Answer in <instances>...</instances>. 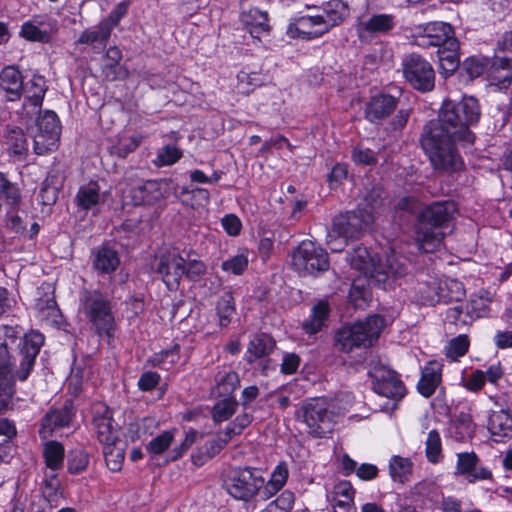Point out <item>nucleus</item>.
Here are the masks:
<instances>
[{"label":"nucleus","mask_w":512,"mask_h":512,"mask_svg":"<svg viewBox=\"0 0 512 512\" xmlns=\"http://www.w3.org/2000/svg\"><path fill=\"white\" fill-rule=\"evenodd\" d=\"M93 254V267L100 273L109 274L114 272L120 264L117 251L108 247L101 246L95 248Z\"/></svg>","instance_id":"nucleus-33"},{"label":"nucleus","mask_w":512,"mask_h":512,"mask_svg":"<svg viewBox=\"0 0 512 512\" xmlns=\"http://www.w3.org/2000/svg\"><path fill=\"white\" fill-rule=\"evenodd\" d=\"M20 35L29 41L41 43H49L51 41V37L47 34V31L38 29L34 24L28 21L22 24Z\"/></svg>","instance_id":"nucleus-59"},{"label":"nucleus","mask_w":512,"mask_h":512,"mask_svg":"<svg viewBox=\"0 0 512 512\" xmlns=\"http://www.w3.org/2000/svg\"><path fill=\"white\" fill-rule=\"evenodd\" d=\"M393 112H396V114L389 120L386 130L388 132L401 131L411 116V109L408 107L399 108V98L380 93L371 97L365 107L366 119L375 124L381 123Z\"/></svg>","instance_id":"nucleus-8"},{"label":"nucleus","mask_w":512,"mask_h":512,"mask_svg":"<svg viewBox=\"0 0 512 512\" xmlns=\"http://www.w3.org/2000/svg\"><path fill=\"white\" fill-rule=\"evenodd\" d=\"M222 449L223 448L220 445L218 439L213 438L208 440L199 448L197 454L192 456L193 462L196 465H202L208 459H211L217 455Z\"/></svg>","instance_id":"nucleus-54"},{"label":"nucleus","mask_w":512,"mask_h":512,"mask_svg":"<svg viewBox=\"0 0 512 512\" xmlns=\"http://www.w3.org/2000/svg\"><path fill=\"white\" fill-rule=\"evenodd\" d=\"M110 36L109 29L99 22L97 26L82 31L77 43L89 45L94 51L100 52L105 49Z\"/></svg>","instance_id":"nucleus-35"},{"label":"nucleus","mask_w":512,"mask_h":512,"mask_svg":"<svg viewBox=\"0 0 512 512\" xmlns=\"http://www.w3.org/2000/svg\"><path fill=\"white\" fill-rule=\"evenodd\" d=\"M75 416V408L72 400H66L61 408L48 411L42 419L39 434L42 438H48L60 428L70 426Z\"/></svg>","instance_id":"nucleus-20"},{"label":"nucleus","mask_w":512,"mask_h":512,"mask_svg":"<svg viewBox=\"0 0 512 512\" xmlns=\"http://www.w3.org/2000/svg\"><path fill=\"white\" fill-rule=\"evenodd\" d=\"M487 429L496 442L512 437V414L506 410L491 411L488 416Z\"/></svg>","instance_id":"nucleus-28"},{"label":"nucleus","mask_w":512,"mask_h":512,"mask_svg":"<svg viewBox=\"0 0 512 512\" xmlns=\"http://www.w3.org/2000/svg\"><path fill=\"white\" fill-rule=\"evenodd\" d=\"M263 484L262 471L251 467L234 469L225 480V488L228 494L242 501L252 499Z\"/></svg>","instance_id":"nucleus-10"},{"label":"nucleus","mask_w":512,"mask_h":512,"mask_svg":"<svg viewBox=\"0 0 512 512\" xmlns=\"http://www.w3.org/2000/svg\"><path fill=\"white\" fill-rule=\"evenodd\" d=\"M288 478V468L284 462L279 463L273 470L267 483L264 482L262 488L257 492L263 500H268L279 492L286 484Z\"/></svg>","instance_id":"nucleus-34"},{"label":"nucleus","mask_w":512,"mask_h":512,"mask_svg":"<svg viewBox=\"0 0 512 512\" xmlns=\"http://www.w3.org/2000/svg\"><path fill=\"white\" fill-rule=\"evenodd\" d=\"M439 295L442 303L460 302L465 297V289L460 281L446 279L444 282L440 281Z\"/></svg>","instance_id":"nucleus-40"},{"label":"nucleus","mask_w":512,"mask_h":512,"mask_svg":"<svg viewBox=\"0 0 512 512\" xmlns=\"http://www.w3.org/2000/svg\"><path fill=\"white\" fill-rule=\"evenodd\" d=\"M248 267V258L244 254H238L221 263V269L234 275H241Z\"/></svg>","instance_id":"nucleus-60"},{"label":"nucleus","mask_w":512,"mask_h":512,"mask_svg":"<svg viewBox=\"0 0 512 512\" xmlns=\"http://www.w3.org/2000/svg\"><path fill=\"white\" fill-rule=\"evenodd\" d=\"M479 462L480 459L474 452L458 453L456 473L465 476L470 483L490 479L491 471L486 467H480Z\"/></svg>","instance_id":"nucleus-23"},{"label":"nucleus","mask_w":512,"mask_h":512,"mask_svg":"<svg viewBox=\"0 0 512 512\" xmlns=\"http://www.w3.org/2000/svg\"><path fill=\"white\" fill-rule=\"evenodd\" d=\"M293 503L294 494L291 491L286 490L259 512H289Z\"/></svg>","instance_id":"nucleus-55"},{"label":"nucleus","mask_w":512,"mask_h":512,"mask_svg":"<svg viewBox=\"0 0 512 512\" xmlns=\"http://www.w3.org/2000/svg\"><path fill=\"white\" fill-rule=\"evenodd\" d=\"M330 315V305L327 300H319L311 308V314L308 319L302 323V329L305 333L313 335L318 333L326 325Z\"/></svg>","instance_id":"nucleus-30"},{"label":"nucleus","mask_w":512,"mask_h":512,"mask_svg":"<svg viewBox=\"0 0 512 512\" xmlns=\"http://www.w3.org/2000/svg\"><path fill=\"white\" fill-rule=\"evenodd\" d=\"M128 4L121 2L110 12L109 16L101 21V24L106 26L110 32L119 24L120 20L127 14Z\"/></svg>","instance_id":"nucleus-62"},{"label":"nucleus","mask_w":512,"mask_h":512,"mask_svg":"<svg viewBox=\"0 0 512 512\" xmlns=\"http://www.w3.org/2000/svg\"><path fill=\"white\" fill-rule=\"evenodd\" d=\"M372 379V388L380 396L400 401L406 394V388L398 373L388 366L372 363L368 372Z\"/></svg>","instance_id":"nucleus-13"},{"label":"nucleus","mask_w":512,"mask_h":512,"mask_svg":"<svg viewBox=\"0 0 512 512\" xmlns=\"http://www.w3.org/2000/svg\"><path fill=\"white\" fill-rule=\"evenodd\" d=\"M451 434L457 441H465L471 438L475 433V425L472 416L461 411L451 420Z\"/></svg>","instance_id":"nucleus-38"},{"label":"nucleus","mask_w":512,"mask_h":512,"mask_svg":"<svg viewBox=\"0 0 512 512\" xmlns=\"http://www.w3.org/2000/svg\"><path fill=\"white\" fill-rule=\"evenodd\" d=\"M494 79L505 85L512 80V31H506L497 43L491 64Z\"/></svg>","instance_id":"nucleus-18"},{"label":"nucleus","mask_w":512,"mask_h":512,"mask_svg":"<svg viewBox=\"0 0 512 512\" xmlns=\"http://www.w3.org/2000/svg\"><path fill=\"white\" fill-rule=\"evenodd\" d=\"M292 266L300 273L317 275L329 268L328 253L315 242L304 240L293 251Z\"/></svg>","instance_id":"nucleus-11"},{"label":"nucleus","mask_w":512,"mask_h":512,"mask_svg":"<svg viewBox=\"0 0 512 512\" xmlns=\"http://www.w3.org/2000/svg\"><path fill=\"white\" fill-rule=\"evenodd\" d=\"M293 503L294 494L291 491L286 490L259 512H289Z\"/></svg>","instance_id":"nucleus-57"},{"label":"nucleus","mask_w":512,"mask_h":512,"mask_svg":"<svg viewBox=\"0 0 512 512\" xmlns=\"http://www.w3.org/2000/svg\"><path fill=\"white\" fill-rule=\"evenodd\" d=\"M92 423L101 444L107 445L119 440L118 424L114 421L112 412L107 406L95 407Z\"/></svg>","instance_id":"nucleus-21"},{"label":"nucleus","mask_w":512,"mask_h":512,"mask_svg":"<svg viewBox=\"0 0 512 512\" xmlns=\"http://www.w3.org/2000/svg\"><path fill=\"white\" fill-rule=\"evenodd\" d=\"M0 199H4L12 207H17L21 201L17 184L9 181L2 172H0Z\"/></svg>","instance_id":"nucleus-47"},{"label":"nucleus","mask_w":512,"mask_h":512,"mask_svg":"<svg viewBox=\"0 0 512 512\" xmlns=\"http://www.w3.org/2000/svg\"><path fill=\"white\" fill-rule=\"evenodd\" d=\"M442 369L443 364L436 360L429 361L422 369L417 389L425 398L431 397L441 383Z\"/></svg>","instance_id":"nucleus-27"},{"label":"nucleus","mask_w":512,"mask_h":512,"mask_svg":"<svg viewBox=\"0 0 512 512\" xmlns=\"http://www.w3.org/2000/svg\"><path fill=\"white\" fill-rule=\"evenodd\" d=\"M57 195L58 189L51 185L49 178H46L40 188L39 202L44 206H51L56 202Z\"/></svg>","instance_id":"nucleus-63"},{"label":"nucleus","mask_w":512,"mask_h":512,"mask_svg":"<svg viewBox=\"0 0 512 512\" xmlns=\"http://www.w3.org/2000/svg\"><path fill=\"white\" fill-rule=\"evenodd\" d=\"M24 79L15 66H5L0 71V90L7 101L15 102L23 96Z\"/></svg>","instance_id":"nucleus-25"},{"label":"nucleus","mask_w":512,"mask_h":512,"mask_svg":"<svg viewBox=\"0 0 512 512\" xmlns=\"http://www.w3.org/2000/svg\"><path fill=\"white\" fill-rule=\"evenodd\" d=\"M475 304L476 301H472L471 304H466L465 310L463 305H456L449 308L446 312V320L456 326L467 325L474 318L482 316L480 311H475Z\"/></svg>","instance_id":"nucleus-39"},{"label":"nucleus","mask_w":512,"mask_h":512,"mask_svg":"<svg viewBox=\"0 0 512 512\" xmlns=\"http://www.w3.org/2000/svg\"><path fill=\"white\" fill-rule=\"evenodd\" d=\"M42 457L46 468H48L52 474H55V472L62 469L64 465V446L62 443L55 440L47 441L43 445Z\"/></svg>","instance_id":"nucleus-36"},{"label":"nucleus","mask_w":512,"mask_h":512,"mask_svg":"<svg viewBox=\"0 0 512 512\" xmlns=\"http://www.w3.org/2000/svg\"><path fill=\"white\" fill-rule=\"evenodd\" d=\"M356 34L361 43H371L379 35H387L396 27V16L389 13H372L358 20Z\"/></svg>","instance_id":"nucleus-16"},{"label":"nucleus","mask_w":512,"mask_h":512,"mask_svg":"<svg viewBox=\"0 0 512 512\" xmlns=\"http://www.w3.org/2000/svg\"><path fill=\"white\" fill-rule=\"evenodd\" d=\"M4 147L13 161H24L29 151L28 140L24 131L19 127H9L4 136Z\"/></svg>","instance_id":"nucleus-26"},{"label":"nucleus","mask_w":512,"mask_h":512,"mask_svg":"<svg viewBox=\"0 0 512 512\" xmlns=\"http://www.w3.org/2000/svg\"><path fill=\"white\" fill-rule=\"evenodd\" d=\"M440 281L432 278L430 281L419 284L417 289V301L423 305H435L440 303Z\"/></svg>","instance_id":"nucleus-43"},{"label":"nucleus","mask_w":512,"mask_h":512,"mask_svg":"<svg viewBox=\"0 0 512 512\" xmlns=\"http://www.w3.org/2000/svg\"><path fill=\"white\" fill-rule=\"evenodd\" d=\"M114 303L108 294L99 290H85L80 297V311L97 335L112 340L116 331Z\"/></svg>","instance_id":"nucleus-6"},{"label":"nucleus","mask_w":512,"mask_h":512,"mask_svg":"<svg viewBox=\"0 0 512 512\" xmlns=\"http://www.w3.org/2000/svg\"><path fill=\"white\" fill-rule=\"evenodd\" d=\"M384 326L385 319L377 314L343 326L336 334V346L346 353L354 348L370 347L379 338Z\"/></svg>","instance_id":"nucleus-7"},{"label":"nucleus","mask_w":512,"mask_h":512,"mask_svg":"<svg viewBox=\"0 0 512 512\" xmlns=\"http://www.w3.org/2000/svg\"><path fill=\"white\" fill-rule=\"evenodd\" d=\"M275 348V340L268 334L255 335L249 342L246 351V360L252 364L257 360L264 359L262 373L266 374L269 369L270 360L267 357Z\"/></svg>","instance_id":"nucleus-24"},{"label":"nucleus","mask_w":512,"mask_h":512,"mask_svg":"<svg viewBox=\"0 0 512 512\" xmlns=\"http://www.w3.org/2000/svg\"><path fill=\"white\" fill-rule=\"evenodd\" d=\"M480 115L477 99L465 96L459 101L445 100L438 117L423 126L420 145L435 170L455 173L463 169L457 144L474 142L470 127L478 123Z\"/></svg>","instance_id":"nucleus-1"},{"label":"nucleus","mask_w":512,"mask_h":512,"mask_svg":"<svg viewBox=\"0 0 512 512\" xmlns=\"http://www.w3.org/2000/svg\"><path fill=\"white\" fill-rule=\"evenodd\" d=\"M240 21L253 38L259 39L262 33L268 32L270 29L267 12L258 8L243 11L240 15Z\"/></svg>","instance_id":"nucleus-29"},{"label":"nucleus","mask_w":512,"mask_h":512,"mask_svg":"<svg viewBox=\"0 0 512 512\" xmlns=\"http://www.w3.org/2000/svg\"><path fill=\"white\" fill-rule=\"evenodd\" d=\"M44 343V336L32 331L19 343V369L14 372V363L6 345H0V413L12 405L15 394V378L25 381L32 371L37 355Z\"/></svg>","instance_id":"nucleus-2"},{"label":"nucleus","mask_w":512,"mask_h":512,"mask_svg":"<svg viewBox=\"0 0 512 512\" xmlns=\"http://www.w3.org/2000/svg\"><path fill=\"white\" fill-rule=\"evenodd\" d=\"M349 261L353 268L369 276L371 281L378 285L390 284L391 279L402 277L406 274V267L394 252L387 255L384 260H375L366 247H356L349 253Z\"/></svg>","instance_id":"nucleus-4"},{"label":"nucleus","mask_w":512,"mask_h":512,"mask_svg":"<svg viewBox=\"0 0 512 512\" xmlns=\"http://www.w3.org/2000/svg\"><path fill=\"white\" fill-rule=\"evenodd\" d=\"M214 392L220 397L230 396L239 386L238 374L230 368H223L215 375Z\"/></svg>","instance_id":"nucleus-37"},{"label":"nucleus","mask_w":512,"mask_h":512,"mask_svg":"<svg viewBox=\"0 0 512 512\" xmlns=\"http://www.w3.org/2000/svg\"><path fill=\"white\" fill-rule=\"evenodd\" d=\"M459 42L457 39H451L446 45L437 49V57L441 73L447 75L453 74L459 67Z\"/></svg>","instance_id":"nucleus-31"},{"label":"nucleus","mask_w":512,"mask_h":512,"mask_svg":"<svg viewBox=\"0 0 512 512\" xmlns=\"http://www.w3.org/2000/svg\"><path fill=\"white\" fill-rule=\"evenodd\" d=\"M425 445V452L428 461L433 464L439 463L443 458V455L441 438L436 430H431L428 433Z\"/></svg>","instance_id":"nucleus-50"},{"label":"nucleus","mask_w":512,"mask_h":512,"mask_svg":"<svg viewBox=\"0 0 512 512\" xmlns=\"http://www.w3.org/2000/svg\"><path fill=\"white\" fill-rule=\"evenodd\" d=\"M293 503L294 494L291 491L286 490L259 512H289Z\"/></svg>","instance_id":"nucleus-56"},{"label":"nucleus","mask_w":512,"mask_h":512,"mask_svg":"<svg viewBox=\"0 0 512 512\" xmlns=\"http://www.w3.org/2000/svg\"><path fill=\"white\" fill-rule=\"evenodd\" d=\"M297 417L303 420L310 434L322 438L333 430L338 415L330 409L326 399L313 398L303 403Z\"/></svg>","instance_id":"nucleus-9"},{"label":"nucleus","mask_w":512,"mask_h":512,"mask_svg":"<svg viewBox=\"0 0 512 512\" xmlns=\"http://www.w3.org/2000/svg\"><path fill=\"white\" fill-rule=\"evenodd\" d=\"M403 75L416 90L428 92L434 88L435 72L432 65L421 55L412 53L402 61Z\"/></svg>","instance_id":"nucleus-14"},{"label":"nucleus","mask_w":512,"mask_h":512,"mask_svg":"<svg viewBox=\"0 0 512 512\" xmlns=\"http://www.w3.org/2000/svg\"><path fill=\"white\" fill-rule=\"evenodd\" d=\"M156 272L170 291L177 290L185 273V259L176 252H166L159 256Z\"/></svg>","instance_id":"nucleus-19"},{"label":"nucleus","mask_w":512,"mask_h":512,"mask_svg":"<svg viewBox=\"0 0 512 512\" xmlns=\"http://www.w3.org/2000/svg\"><path fill=\"white\" fill-rule=\"evenodd\" d=\"M237 402L230 396L223 397L213 407V420L215 422H223L234 414Z\"/></svg>","instance_id":"nucleus-52"},{"label":"nucleus","mask_w":512,"mask_h":512,"mask_svg":"<svg viewBox=\"0 0 512 512\" xmlns=\"http://www.w3.org/2000/svg\"><path fill=\"white\" fill-rule=\"evenodd\" d=\"M322 9L323 14L299 17L294 25L289 26V31L295 30L299 37L310 40L324 35L350 14L348 4L342 0H330L323 4Z\"/></svg>","instance_id":"nucleus-5"},{"label":"nucleus","mask_w":512,"mask_h":512,"mask_svg":"<svg viewBox=\"0 0 512 512\" xmlns=\"http://www.w3.org/2000/svg\"><path fill=\"white\" fill-rule=\"evenodd\" d=\"M89 464V455L83 449L69 451L67 458V470L70 474H79L86 470Z\"/></svg>","instance_id":"nucleus-49"},{"label":"nucleus","mask_w":512,"mask_h":512,"mask_svg":"<svg viewBox=\"0 0 512 512\" xmlns=\"http://www.w3.org/2000/svg\"><path fill=\"white\" fill-rule=\"evenodd\" d=\"M99 186L95 182H90L79 188L76 195V202L79 208L89 210L99 203Z\"/></svg>","instance_id":"nucleus-42"},{"label":"nucleus","mask_w":512,"mask_h":512,"mask_svg":"<svg viewBox=\"0 0 512 512\" xmlns=\"http://www.w3.org/2000/svg\"><path fill=\"white\" fill-rule=\"evenodd\" d=\"M470 342L466 335H459L449 341L446 346V356L452 361L463 357L469 348Z\"/></svg>","instance_id":"nucleus-51"},{"label":"nucleus","mask_w":512,"mask_h":512,"mask_svg":"<svg viewBox=\"0 0 512 512\" xmlns=\"http://www.w3.org/2000/svg\"><path fill=\"white\" fill-rule=\"evenodd\" d=\"M182 156V152L172 145H166L158 150L154 163L157 166H168L176 163Z\"/></svg>","instance_id":"nucleus-58"},{"label":"nucleus","mask_w":512,"mask_h":512,"mask_svg":"<svg viewBox=\"0 0 512 512\" xmlns=\"http://www.w3.org/2000/svg\"><path fill=\"white\" fill-rule=\"evenodd\" d=\"M61 135V125L57 114L45 110L36 121V131L32 134L33 150L37 155H45L55 150Z\"/></svg>","instance_id":"nucleus-12"},{"label":"nucleus","mask_w":512,"mask_h":512,"mask_svg":"<svg viewBox=\"0 0 512 512\" xmlns=\"http://www.w3.org/2000/svg\"><path fill=\"white\" fill-rule=\"evenodd\" d=\"M103 454L109 470L113 472L121 470L125 458V447L119 440L114 443L103 445Z\"/></svg>","instance_id":"nucleus-41"},{"label":"nucleus","mask_w":512,"mask_h":512,"mask_svg":"<svg viewBox=\"0 0 512 512\" xmlns=\"http://www.w3.org/2000/svg\"><path fill=\"white\" fill-rule=\"evenodd\" d=\"M174 440V434L171 431H164L157 437L153 438L146 446V450L153 456L163 454Z\"/></svg>","instance_id":"nucleus-53"},{"label":"nucleus","mask_w":512,"mask_h":512,"mask_svg":"<svg viewBox=\"0 0 512 512\" xmlns=\"http://www.w3.org/2000/svg\"><path fill=\"white\" fill-rule=\"evenodd\" d=\"M217 315L219 317V325L226 327L231 322V319L235 313V302L230 292L224 293L216 305Z\"/></svg>","instance_id":"nucleus-46"},{"label":"nucleus","mask_w":512,"mask_h":512,"mask_svg":"<svg viewBox=\"0 0 512 512\" xmlns=\"http://www.w3.org/2000/svg\"><path fill=\"white\" fill-rule=\"evenodd\" d=\"M42 496L50 509L59 505L62 493L60 491V481L56 474L46 475L42 486Z\"/></svg>","instance_id":"nucleus-44"},{"label":"nucleus","mask_w":512,"mask_h":512,"mask_svg":"<svg viewBox=\"0 0 512 512\" xmlns=\"http://www.w3.org/2000/svg\"><path fill=\"white\" fill-rule=\"evenodd\" d=\"M454 37V31L450 24L444 22L428 23L423 28V34L416 38V44L423 48L437 47L446 45Z\"/></svg>","instance_id":"nucleus-22"},{"label":"nucleus","mask_w":512,"mask_h":512,"mask_svg":"<svg viewBox=\"0 0 512 512\" xmlns=\"http://www.w3.org/2000/svg\"><path fill=\"white\" fill-rule=\"evenodd\" d=\"M168 184L165 181H138L123 192L124 199L133 205H152L164 198Z\"/></svg>","instance_id":"nucleus-17"},{"label":"nucleus","mask_w":512,"mask_h":512,"mask_svg":"<svg viewBox=\"0 0 512 512\" xmlns=\"http://www.w3.org/2000/svg\"><path fill=\"white\" fill-rule=\"evenodd\" d=\"M46 91L47 85L45 78L41 75L34 74L31 79H29L27 82H24V105H31L34 108H41Z\"/></svg>","instance_id":"nucleus-32"},{"label":"nucleus","mask_w":512,"mask_h":512,"mask_svg":"<svg viewBox=\"0 0 512 512\" xmlns=\"http://www.w3.org/2000/svg\"><path fill=\"white\" fill-rule=\"evenodd\" d=\"M455 212L456 205L452 201L434 202L421 211L416 224L415 240L423 252H433L445 236L452 232L450 224Z\"/></svg>","instance_id":"nucleus-3"},{"label":"nucleus","mask_w":512,"mask_h":512,"mask_svg":"<svg viewBox=\"0 0 512 512\" xmlns=\"http://www.w3.org/2000/svg\"><path fill=\"white\" fill-rule=\"evenodd\" d=\"M490 65V59L484 56L468 57L462 64L463 71L470 79L481 76Z\"/></svg>","instance_id":"nucleus-48"},{"label":"nucleus","mask_w":512,"mask_h":512,"mask_svg":"<svg viewBox=\"0 0 512 512\" xmlns=\"http://www.w3.org/2000/svg\"><path fill=\"white\" fill-rule=\"evenodd\" d=\"M413 463L409 458L393 456L389 462V474L394 481L404 482L412 472Z\"/></svg>","instance_id":"nucleus-45"},{"label":"nucleus","mask_w":512,"mask_h":512,"mask_svg":"<svg viewBox=\"0 0 512 512\" xmlns=\"http://www.w3.org/2000/svg\"><path fill=\"white\" fill-rule=\"evenodd\" d=\"M373 221V214L365 209L340 214L333 219L332 227L328 230V237L339 236L348 240L357 238L362 230L369 227Z\"/></svg>","instance_id":"nucleus-15"},{"label":"nucleus","mask_w":512,"mask_h":512,"mask_svg":"<svg viewBox=\"0 0 512 512\" xmlns=\"http://www.w3.org/2000/svg\"><path fill=\"white\" fill-rule=\"evenodd\" d=\"M143 135L140 133L133 134L127 139L121 140L115 147V153L120 157H126L128 154L135 151L143 140Z\"/></svg>","instance_id":"nucleus-61"},{"label":"nucleus","mask_w":512,"mask_h":512,"mask_svg":"<svg viewBox=\"0 0 512 512\" xmlns=\"http://www.w3.org/2000/svg\"><path fill=\"white\" fill-rule=\"evenodd\" d=\"M102 72L108 81L124 79L127 76V70L120 63L107 60H104Z\"/></svg>","instance_id":"nucleus-64"}]
</instances>
